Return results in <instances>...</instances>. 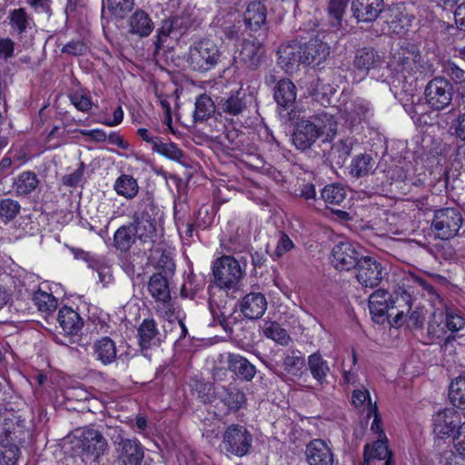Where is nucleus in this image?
<instances>
[{"label": "nucleus", "instance_id": "nucleus-1", "mask_svg": "<svg viewBox=\"0 0 465 465\" xmlns=\"http://www.w3.org/2000/svg\"><path fill=\"white\" fill-rule=\"evenodd\" d=\"M369 309L372 320L383 323L387 319L393 327H400L405 322L404 313L411 309L410 295L402 292L392 298L387 291L379 289L369 298Z\"/></svg>", "mask_w": 465, "mask_h": 465}, {"label": "nucleus", "instance_id": "nucleus-2", "mask_svg": "<svg viewBox=\"0 0 465 465\" xmlns=\"http://www.w3.org/2000/svg\"><path fill=\"white\" fill-rule=\"evenodd\" d=\"M337 133V122L333 115L327 112H321L310 119H301L292 134V143L299 150L310 148L318 138L323 141H331Z\"/></svg>", "mask_w": 465, "mask_h": 465}, {"label": "nucleus", "instance_id": "nucleus-3", "mask_svg": "<svg viewBox=\"0 0 465 465\" xmlns=\"http://www.w3.org/2000/svg\"><path fill=\"white\" fill-rule=\"evenodd\" d=\"M137 205L138 210L134 213L132 223L135 230V237L142 248L146 245L150 248L156 242L158 236L155 208L152 203L151 197L143 199Z\"/></svg>", "mask_w": 465, "mask_h": 465}, {"label": "nucleus", "instance_id": "nucleus-4", "mask_svg": "<svg viewBox=\"0 0 465 465\" xmlns=\"http://www.w3.org/2000/svg\"><path fill=\"white\" fill-rule=\"evenodd\" d=\"M220 55L218 46L212 40L204 39L190 47L187 62L193 70L207 72L218 64Z\"/></svg>", "mask_w": 465, "mask_h": 465}, {"label": "nucleus", "instance_id": "nucleus-5", "mask_svg": "<svg viewBox=\"0 0 465 465\" xmlns=\"http://www.w3.org/2000/svg\"><path fill=\"white\" fill-rule=\"evenodd\" d=\"M465 328V317L457 310L447 307L444 312H433L428 324V333L432 338H441L448 331L458 332Z\"/></svg>", "mask_w": 465, "mask_h": 465}, {"label": "nucleus", "instance_id": "nucleus-6", "mask_svg": "<svg viewBox=\"0 0 465 465\" xmlns=\"http://www.w3.org/2000/svg\"><path fill=\"white\" fill-rule=\"evenodd\" d=\"M243 276V269L232 256H222L213 265L214 281L221 289H236Z\"/></svg>", "mask_w": 465, "mask_h": 465}, {"label": "nucleus", "instance_id": "nucleus-7", "mask_svg": "<svg viewBox=\"0 0 465 465\" xmlns=\"http://www.w3.org/2000/svg\"><path fill=\"white\" fill-rule=\"evenodd\" d=\"M463 218L460 212L455 208H442L434 213L431 222V231L435 237L441 240L454 238L460 230Z\"/></svg>", "mask_w": 465, "mask_h": 465}, {"label": "nucleus", "instance_id": "nucleus-8", "mask_svg": "<svg viewBox=\"0 0 465 465\" xmlns=\"http://www.w3.org/2000/svg\"><path fill=\"white\" fill-rule=\"evenodd\" d=\"M420 59V55L419 53L401 48L393 53L388 67L396 80L399 83H403L409 78H413L419 71Z\"/></svg>", "mask_w": 465, "mask_h": 465}, {"label": "nucleus", "instance_id": "nucleus-9", "mask_svg": "<svg viewBox=\"0 0 465 465\" xmlns=\"http://www.w3.org/2000/svg\"><path fill=\"white\" fill-rule=\"evenodd\" d=\"M252 444V435L244 426L232 424L228 426L223 435L222 445L232 455H246Z\"/></svg>", "mask_w": 465, "mask_h": 465}, {"label": "nucleus", "instance_id": "nucleus-10", "mask_svg": "<svg viewBox=\"0 0 465 465\" xmlns=\"http://www.w3.org/2000/svg\"><path fill=\"white\" fill-rule=\"evenodd\" d=\"M424 95L428 105L433 110L440 111L450 104L453 88L447 79L438 76L427 84Z\"/></svg>", "mask_w": 465, "mask_h": 465}, {"label": "nucleus", "instance_id": "nucleus-11", "mask_svg": "<svg viewBox=\"0 0 465 465\" xmlns=\"http://www.w3.org/2000/svg\"><path fill=\"white\" fill-rule=\"evenodd\" d=\"M461 423L460 413L454 408L440 410L432 417L433 432L437 437L442 439L452 438Z\"/></svg>", "mask_w": 465, "mask_h": 465}, {"label": "nucleus", "instance_id": "nucleus-12", "mask_svg": "<svg viewBox=\"0 0 465 465\" xmlns=\"http://www.w3.org/2000/svg\"><path fill=\"white\" fill-rule=\"evenodd\" d=\"M74 444L83 454L99 457L106 447V440L98 430L87 429L76 431Z\"/></svg>", "mask_w": 465, "mask_h": 465}, {"label": "nucleus", "instance_id": "nucleus-13", "mask_svg": "<svg viewBox=\"0 0 465 465\" xmlns=\"http://www.w3.org/2000/svg\"><path fill=\"white\" fill-rule=\"evenodd\" d=\"M356 278L362 286L373 288L382 279V267L380 262L369 256L361 257L356 265Z\"/></svg>", "mask_w": 465, "mask_h": 465}, {"label": "nucleus", "instance_id": "nucleus-14", "mask_svg": "<svg viewBox=\"0 0 465 465\" xmlns=\"http://www.w3.org/2000/svg\"><path fill=\"white\" fill-rule=\"evenodd\" d=\"M116 465H142L144 450L135 439H122L116 447Z\"/></svg>", "mask_w": 465, "mask_h": 465}, {"label": "nucleus", "instance_id": "nucleus-15", "mask_svg": "<svg viewBox=\"0 0 465 465\" xmlns=\"http://www.w3.org/2000/svg\"><path fill=\"white\" fill-rule=\"evenodd\" d=\"M359 253L349 241L337 242L331 251V263L340 271H349L357 265Z\"/></svg>", "mask_w": 465, "mask_h": 465}, {"label": "nucleus", "instance_id": "nucleus-16", "mask_svg": "<svg viewBox=\"0 0 465 465\" xmlns=\"http://www.w3.org/2000/svg\"><path fill=\"white\" fill-rule=\"evenodd\" d=\"M371 114V106L367 100L356 97L346 103L341 110V116L349 126L353 127L365 121Z\"/></svg>", "mask_w": 465, "mask_h": 465}, {"label": "nucleus", "instance_id": "nucleus-17", "mask_svg": "<svg viewBox=\"0 0 465 465\" xmlns=\"http://www.w3.org/2000/svg\"><path fill=\"white\" fill-rule=\"evenodd\" d=\"M363 457L364 465H374L375 461H383V465H392L391 452L389 450L385 433H380L373 443L365 445Z\"/></svg>", "mask_w": 465, "mask_h": 465}, {"label": "nucleus", "instance_id": "nucleus-18", "mask_svg": "<svg viewBox=\"0 0 465 465\" xmlns=\"http://www.w3.org/2000/svg\"><path fill=\"white\" fill-rule=\"evenodd\" d=\"M385 21L391 33L403 35L411 25L413 16L406 13L403 5H395L384 13Z\"/></svg>", "mask_w": 465, "mask_h": 465}, {"label": "nucleus", "instance_id": "nucleus-19", "mask_svg": "<svg viewBox=\"0 0 465 465\" xmlns=\"http://www.w3.org/2000/svg\"><path fill=\"white\" fill-rule=\"evenodd\" d=\"M267 304V300L262 293L251 292L241 300L239 307L245 318L253 320L262 317L266 312Z\"/></svg>", "mask_w": 465, "mask_h": 465}, {"label": "nucleus", "instance_id": "nucleus-20", "mask_svg": "<svg viewBox=\"0 0 465 465\" xmlns=\"http://www.w3.org/2000/svg\"><path fill=\"white\" fill-rule=\"evenodd\" d=\"M306 460L309 465H332L333 455L327 443L320 439L310 441L306 447Z\"/></svg>", "mask_w": 465, "mask_h": 465}, {"label": "nucleus", "instance_id": "nucleus-21", "mask_svg": "<svg viewBox=\"0 0 465 465\" xmlns=\"http://www.w3.org/2000/svg\"><path fill=\"white\" fill-rule=\"evenodd\" d=\"M278 55L279 64L291 73L303 64L302 45L295 42L283 45L279 48Z\"/></svg>", "mask_w": 465, "mask_h": 465}, {"label": "nucleus", "instance_id": "nucleus-22", "mask_svg": "<svg viewBox=\"0 0 465 465\" xmlns=\"http://www.w3.org/2000/svg\"><path fill=\"white\" fill-rule=\"evenodd\" d=\"M383 0H353L351 10L358 22H372L382 11Z\"/></svg>", "mask_w": 465, "mask_h": 465}, {"label": "nucleus", "instance_id": "nucleus-23", "mask_svg": "<svg viewBox=\"0 0 465 465\" xmlns=\"http://www.w3.org/2000/svg\"><path fill=\"white\" fill-rule=\"evenodd\" d=\"M330 54V46L320 40H311L302 45L303 64L318 66Z\"/></svg>", "mask_w": 465, "mask_h": 465}, {"label": "nucleus", "instance_id": "nucleus-24", "mask_svg": "<svg viewBox=\"0 0 465 465\" xmlns=\"http://www.w3.org/2000/svg\"><path fill=\"white\" fill-rule=\"evenodd\" d=\"M135 236L133 223L120 226L114 234V247L121 252H127L133 247L141 250L142 246L139 245V241Z\"/></svg>", "mask_w": 465, "mask_h": 465}, {"label": "nucleus", "instance_id": "nucleus-25", "mask_svg": "<svg viewBox=\"0 0 465 465\" xmlns=\"http://www.w3.org/2000/svg\"><path fill=\"white\" fill-rule=\"evenodd\" d=\"M21 455L20 448L10 433L0 435V463L16 465Z\"/></svg>", "mask_w": 465, "mask_h": 465}, {"label": "nucleus", "instance_id": "nucleus-26", "mask_svg": "<svg viewBox=\"0 0 465 465\" xmlns=\"http://www.w3.org/2000/svg\"><path fill=\"white\" fill-rule=\"evenodd\" d=\"M57 320L63 331L70 335L76 334L83 327V320L79 313L68 306L59 310Z\"/></svg>", "mask_w": 465, "mask_h": 465}, {"label": "nucleus", "instance_id": "nucleus-27", "mask_svg": "<svg viewBox=\"0 0 465 465\" xmlns=\"http://www.w3.org/2000/svg\"><path fill=\"white\" fill-rule=\"evenodd\" d=\"M139 344L142 350L160 344V334L153 320H144L138 328Z\"/></svg>", "mask_w": 465, "mask_h": 465}, {"label": "nucleus", "instance_id": "nucleus-28", "mask_svg": "<svg viewBox=\"0 0 465 465\" xmlns=\"http://www.w3.org/2000/svg\"><path fill=\"white\" fill-rule=\"evenodd\" d=\"M93 354L95 360L101 361L103 364H111L116 358V346L114 341L108 337H103L95 341L93 344Z\"/></svg>", "mask_w": 465, "mask_h": 465}, {"label": "nucleus", "instance_id": "nucleus-29", "mask_svg": "<svg viewBox=\"0 0 465 465\" xmlns=\"http://www.w3.org/2000/svg\"><path fill=\"white\" fill-rule=\"evenodd\" d=\"M228 367L230 371L246 381H251L256 373L255 366L239 354H229Z\"/></svg>", "mask_w": 465, "mask_h": 465}, {"label": "nucleus", "instance_id": "nucleus-30", "mask_svg": "<svg viewBox=\"0 0 465 465\" xmlns=\"http://www.w3.org/2000/svg\"><path fill=\"white\" fill-rule=\"evenodd\" d=\"M130 32L141 37L148 36L153 30V23L143 10H137L129 21Z\"/></svg>", "mask_w": 465, "mask_h": 465}, {"label": "nucleus", "instance_id": "nucleus-31", "mask_svg": "<svg viewBox=\"0 0 465 465\" xmlns=\"http://www.w3.org/2000/svg\"><path fill=\"white\" fill-rule=\"evenodd\" d=\"M308 367L312 378L321 385L327 381L330 372L328 361L319 352L311 354L308 357Z\"/></svg>", "mask_w": 465, "mask_h": 465}, {"label": "nucleus", "instance_id": "nucleus-32", "mask_svg": "<svg viewBox=\"0 0 465 465\" xmlns=\"http://www.w3.org/2000/svg\"><path fill=\"white\" fill-rule=\"evenodd\" d=\"M263 48L253 41H244L240 51V60L251 68L258 66Z\"/></svg>", "mask_w": 465, "mask_h": 465}, {"label": "nucleus", "instance_id": "nucleus-33", "mask_svg": "<svg viewBox=\"0 0 465 465\" xmlns=\"http://www.w3.org/2000/svg\"><path fill=\"white\" fill-rule=\"evenodd\" d=\"M296 96V87L292 81L282 79L278 82L274 92V99L279 105L290 106L295 101Z\"/></svg>", "mask_w": 465, "mask_h": 465}, {"label": "nucleus", "instance_id": "nucleus-34", "mask_svg": "<svg viewBox=\"0 0 465 465\" xmlns=\"http://www.w3.org/2000/svg\"><path fill=\"white\" fill-rule=\"evenodd\" d=\"M115 193L125 199H134L138 192L139 185L137 180L130 174H121L114 183Z\"/></svg>", "mask_w": 465, "mask_h": 465}, {"label": "nucleus", "instance_id": "nucleus-35", "mask_svg": "<svg viewBox=\"0 0 465 465\" xmlns=\"http://www.w3.org/2000/svg\"><path fill=\"white\" fill-rule=\"evenodd\" d=\"M245 24L252 29L259 28L266 21V7L261 2L249 4L244 14Z\"/></svg>", "mask_w": 465, "mask_h": 465}, {"label": "nucleus", "instance_id": "nucleus-36", "mask_svg": "<svg viewBox=\"0 0 465 465\" xmlns=\"http://www.w3.org/2000/svg\"><path fill=\"white\" fill-rule=\"evenodd\" d=\"M381 64V58L372 49H362L357 52L354 58V66L363 73L375 68Z\"/></svg>", "mask_w": 465, "mask_h": 465}, {"label": "nucleus", "instance_id": "nucleus-37", "mask_svg": "<svg viewBox=\"0 0 465 465\" xmlns=\"http://www.w3.org/2000/svg\"><path fill=\"white\" fill-rule=\"evenodd\" d=\"M304 366V359L300 351H291L283 358L282 367L287 375L300 378Z\"/></svg>", "mask_w": 465, "mask_h": 465}, {"label": "nucleus", "instance_id": "nucleus-38", "mask_svg": "<svg viewBox=\"0 0 465 465\" xmlns=\"http://www.w3.org/2000/svg\"><path fill=\"white\" fill-rule=\"evenodd\" d=\"M245 107L246 103L240 92L230 94L228 97L222 99L219 103V109H221L224 114L232 116L241 114Z\"/></svg>", "mask_w": 465, "mask_h": 465}, {"label": "nucleus", "instance_id": "nucleus-39", "mask_svg": "<svg viewBox=\"0 0 465 465\" xmlns=\"http://www.w3.org/2000/svg\"><path fill=\"white\" fill-rule=\"evenodd\" d=\"M263 335L281 345H288L291 337L287 331L276 322H265L262 326Z\"/></svg>", "mask_w": 465, "mask_h": 465}, {"label": "nucleus", "instance_id": "nucleus-40", "mask_svg": "<svg viewBox=\"0 0 465 465\" xmlns=\"http://www.w3.org/2000/svg\"><path fill=\"white\" fill-rule=\"evenodd\" d=\"M449 397L454 406L465 408V375H460L450 382Z\"/></svg>", "mask_w": 465, "mask_h": 465}, {"label": "nucleus", "instance_id": "nucleus-41", "mask_svg": "<svg viewBox=\"0 0 465 465\" xmlns=\"http://www.w3.org/2000/svg\"><path fill=\"white\" fill-rule=\"evenodd\" d=\"M215 111V105L210 96L201 94L196 98L193 117L195 121H204Z\"/></svg>", "mask_w": 465, "mask_h": 465}, {"label": "nucleus", "instance_id": "nucleus-42", "mask_svg": "<svg viewBox=\"0 0 465 465\" xmlns=\"http://www.w3.org/2000/svg\"><path fill=\"white\" fill-rule=\"evenodd\" d=\"M38 180L36 175L31 172L22 173L14 183L15 192L21 195H26L36 189Z\"/></svg>", "mask_w": 465, "mask_h": 465}, {"label": "nucleus", "instance_id": "nucleus-43", "mask_svg": "<svg viewBox=\"0 0 465 465\" xmlns=\"http://www.w3.org/2000/svg\"><path fill=\"white\" fill-rule=\"evenodd\" d=\"M374 165V161L371 156L368 154L357 155L351 160V173L356 177L368 175L371 173Z\"/></svg>", "mask_w": 465, "mask_h": 465}, {"label": "nucleus", "instance_id": "nucleus-44", "mask_svg": "<svg viewBox=\"0 0 465 465\" xmlns=\"http://www.w3.org/2000/svg\"><path fill=\"white\" fill-rule=\"evenodd\" d=\"M345 197V189L340 183L328 184L322 191V198L327 204L340 205Z\"/></svg>", "mask_w": 465, "mask_h": 465}, {"label": "nucleus", "instance_id": "nucleus-45", "mask_svg": "<svg viewBox=\"0 0 465 465\" xmlns=\"http://www.w3.org/2000/svg\"><path fill=\"white\" fill-rule=\"evenodd\" d=\"M148 289L151 294L158 301L166 302L170 298L167 282L161 275H153L151 277Z\"/></svg>", "mask_w": 465, "mask_h": 465}, {"label": "nucleus", "instance_id": "nucleus-46", "mask_svg": "<svg viewBox=\"0 0 465 465\" xmlns=\"http://www.w3.org/2000/svg\"><path fill=\"white\" fill-rule=\"evenodd\" d=\"M33 301L39 311L45 312H54L57 307L56 298L41 289L37 290L33 294Z\"/></svg>", "mask_w": 465, "mask_h": 465}, {"label": "nucleus", "instance_id": "nucleus-47", "mask_svg": "<svg viewBox=\"0 0 465 465\" xmlns=\"http://www.w3.org/2000/svg\"><path fill=\"white\" fill-rule=\"evenodd\" d=\"M153 152L175 162H181L184 156L183 151L175 143H164L162 139Z\"/></svg>", "mask_w": 465, "mask_h": 465}, {"label": "nucleus", "instance_id": "nucleus-48", "mask_svg": "<svg viewBox=\"0 0 465 465\" xmlns=\"http://www.w3.org/2000/svg\"><path fill=\"white\" fill-rule=\"evenodd\" d=\"M134 0H107L105 5L103 6V12L107 8L114 16L123 18L132 10Z\"/></svg>", "mask_w": 465, "mask_h": 465}, {"label": "nucleus", "instance_id": "nucleus-49", "mask_svg": "<svg viewBox=\"0 0 465 465\" xmlns=\"http://www.w3.org/2000/svg\"><path fill=\"white\" fill-rule=\"evenodd\" d=\"M223 401L230 408L237 410L241 407L244 400V395L239 390L233 388L231 391L223 388L222 391L217 392Z\"/></svg>", "mask_w": 465, "mask_h": 465}, {"label": "nucleus", "instance_id": "nucleus-50", "mask_svg": "<svg viewBox=\"0 0 465 465\" xmlns=\"http://www.w3.org/2000/svg\"><path fill=\"white\" fill-rule=\"evenodd\" d=\"M347 6L345 0H331L329 5V15L331 17V25L332 27H339L341 23L343 14Z\"/></svg>", "mask_w": 465, "mask_h": 465}, {"label": "nucleus", "instance_id": "nucleus-51", "mask_svg": "<svg viewBox=\"0 0 465 465\" xmlns=\"http://www.w3.org/2000/svg\"><path fill=\"white\" fill-rule=\"evenodd\" d=\"M351 401L356 408H362L366 412H369V402L370 404H376L375 402L372 403L370 392L367 390H355L352 392Z\"/></svg>", "mask_w": 465, "mask_h": 465}, {"label": "nucleus", "instance_id": "nucleus-52", "mask_svg": "<svg viewBox=\"0 0 465 465\" xmlns=\"http://www.w3.org/2000/svg\"><path fill=\"white\" fill-rule=\"evenodd\" d=\"M19 209L18 203L14 200L5 199L0 201V217L10 220L18 213Z\"/></svg>", "mask_w": 465, "mask_h": 465}, {"label": "nucleus", "instance_id": "nucleus-53", "mask_svg": "<svg viewBox=\"0 0 465 465\" xmlns=\"http://www.w3.org/2000/svg\"><path fill=\"white\" fill-rule=\"evenodd\" d=\"M27 24V16L23 9H17L12 12L10 15V25L14 30L22 33L26 28Z\"/></svg>", "mask_w": 465, "mask_h": 465}, {"label": "nucleus", "instance_id": "nucleus-54", "mask_svg": "<svg viewBox=\"0 0 465 465\" xmlns=\"http://www.w3.org/2000/svg\"><path fill=\"white\" fill-rule=\"evenodd\" d=\"M72 104L82 112H88L92 108V102L88 95L83 93H74L70 96Z\"/></svg>", "mask_w": 465, "mask_h": 465}, {"label": "nucleus", "instance_id": "nucleus-55", "mask_svg": "<svg viewBox=\"0 0 465 465\" xmlns=\"http://www.w3.org/2000/svg\"><path fill=\"white\" fill-rule=\"evenodd\" d=\"M452 441L456 451L460 455L465 456V421L458 427L456 433L453 434Z\"/></svg>", "mask_w": 465, "mask_h": 465}, {"label": "nucleus", "instance_id": "nucleus-56", "mask_svg": "<svg viewBox=\"0 0 465 465\" xmlns=\"http://www.w3.org/2000/svg\"><path fill=\"white\" fill-rule=\"evenodd\" d=\"M411 310V308L410 309ZM404 323H407L410 328L419 329L423 325L425 317L422 312L413 311L406 312L404 313Z\"/></svg>", "mask_w": 465, "mask_h": 465}, {"label": "nucleus", "instance_id": "nucleus-57", "mask_svg": "<svg viewBox=\"0 0 465 465\" xmlns=\"http://www.w3.org/2000/svg\"><path fill=\"white\" fill-rule=\"evenodd\" d=\"M175 20L173 19H166L163 21L161 27L158 29L157 33V42L158 44H163L165 42L166 38L169 37L174 28Z\"/></svg>", "mask_w": 465, "mask_h": 465}, {"label": "nucleus", "instance_id": "nucleus-58", "mask_svg": "<svg viewBox=\"0 0 465 465\" xmlns=\"http://www.w3.org/2000/svg\"><path fill=\"white\" fill-rule=\"evenodd\" d=\"M293 247H294V244H293L292 241L289 238L288 235L283 233L281 235V237L277 242V245H276V248L274 251V254L277 257H281L283 254H285L286 252H288L289 251H291Z\"/></svg>", "mask_w": 465, "mask_h": 465}, {"label": "nucleus", "instance_id": "nucleus-59", "mask_svg": "<svg viewBox=\"0 0 465 465\" xmlns=\"http://www.w3.org/2000/svg\"><path fill=\"white\" fill-rule=\"evenodd\" d=\"M454 135L462 142H465V113L457 115L452 124Z\"/></svg>", "mask_w": 465, "mask_h": 465}, {"label": "nucleus", "instance_id": "nucleus-60", "mask_svg": "<svg viewBox=\"0 0 465 465\" xmlns=\"http://www.w3.org/2000/svg\"><path fill=\"white\" fill-rule=\"evenodd\" d=\"M373 416V421L371 426V430L377 434V438H379L380 433H384L381 430V420L378 415V408L376 404L369 403V412H367V417L370 418Z\"/></svg>", "mask_w": 465, "mask_h": 465}, {"label": "nucleus", "instance_id": "nucleus-61", "mask_svg": "<svg viewBox=\"0 0 465 465\" xmlns=\"http://www.w3.org/2000/svg\"><path fill=\"white\" fill-rule=\"evenodd\" d=\"M15 43L9 38L0 39V58H10L14 54Z\"/></svg>", "mask_w": 465, "mask_h": 465}, {"label": "nucleus", "instance_id": "nucleus-62", "mask_svg": "<svg viewBox=\"0 0 465 465\" xmlns=\"http://www.w3.org/2000/svg\"><path fill=\"white\" fill-rule=\"evenodd\" d=\"M65 396L67 399L82 401L88 399V392L81 387H74L66 391Z\"/></svg>", "mask_w": 465, "mask_h": 465}, {"label": "nucleus", "instance_id": "nucleus-63", "mask_svg": "<svg viewBox=\"0 0 465 465\" xmlns=\"http://www.w3.org/2000/svg\"><path fill=\"white\" fill-rule=\"evenodd\" d=\"M138 134L144 142L151 145L153 151H154L161 140L160 137L154 136L149 130L145 128L138 129Z\"/></svg>", "mask_w": 465, "mask_h": 465}, {"label": "nucleus", "instance_id": "nucleus-64", "mask_svg": "<svg viewBox=\"0 0 465 465\" xmlns=\"http://www.w3.org/2000/svg\"><path fill=\"white\" fill-rule=\"evenodd\" d=\"M455 23L457 26L465 31V2L460 5L454 13Z\"/></svg>", "mask_w": 465, "mask_h": 465}]
</instances>
